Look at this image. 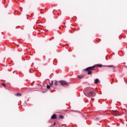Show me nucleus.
<instances>
[{"label": "nucleus", "instance_id": "obj_1", "mask_svg": "<svg viewBox=\"0 0 127 127\" xmlns=\"http://www.w3.org/2000/svg\"><path fill=\"white\" fill-rule=\"evenodd\" d=\"M95 67H96L95 65H93L92 66H89L85 69L84 71L88 72V75H91V74H92V71L95 70Z\"/></svg>", "mask_w": 127, "mask_h": 127}, {"label": "nucleus", "instance_id": "obj_2", "mask_svg": "<svg viewBox=\"0 0 127 127\" xmlns=\"http://www.w3.org/2000/svg\"><path fill=\"white\" fill-rule=\"evenodd\" d=\"M59 82L61 83L62 86H68V85H69L68 83L66 82V81L64 80L59 81Z\"/></svg>", "mask_w": 127, "mask_h": 127}, {"label": "nucleus", "instance_id": "obj_3", "mask_svg": "<svg viewBox=\"0 0 127 127\" xmlns=\"http://www.w3.org/2000/svg\"><path fill=\"white\" fill-rule=\"evenodd\" d=\"M106 67H108L109 68H113L114 72H117L116 68H115V65H107Z\"/></svg>", "mask_w": 127, "mask_h": 127}, {"label": "nucleus", "instance_id": "obj_4", "mask_svg": "<svg viewBox=\"0 0 127 127\" xmlns=\"http://www.w3.org/2000/svg\"><path fill=\"white\" fill-rule=\"evenodd\" d=\"M88 96H94V91H89V92H88L87 93Z\"/></svg>", "mask_w": 127, "mask_h": 127}, {"label": "nucleus", "instance_id": "obj_5", "mask_svg": "<svg viewBox=\"0 0 127 127\" xmlns=\"http://www.w3.org/2000/svg\"><path fill=\"white\" fill-rule=\"evenodd\" d=\"M51 119L52 120H56V119H57V117H56V114L53 115L51 117Z\"/></svg>", "mask_w": 127, "mask_h": 127}, {"label": "nucleus", "instance_id": "obj_6", "mask_svg": "<svg viewBox=\"0 0 127 127\" xmlns=\"http://www.w3.org/2000/svg\"><path fill=\"white\" fill-rule=\"evenodd\" d=\"M100 80L98 78H96L94 81V84H97L99 83Z\"/></svg>", "mask_w": 127, "mask_h": 127}, {"label": "nucleus", "instance_id": "obj_7", "mask_svg": "<svg viewBox=\"0 0 127 127\" xmlns=\"http://www.w3.org/2000/svg\"><path fill=\"white\" fill-rule=\"evenodd\" d=\"M50 85H51V86H53V84H54V81L53 80L51 81V83H50Z\"/></svg>", "mask_w": 127, "mask_h": 127}, {"label": "nucleus", "instance_id": "obj_8", "mask_svg": "<svg viewBox=\"0 0 127 127\" xmlns=\"http://www.w3.org/2000/svg\"><path fill=\"white\" fill-rule=\"evenodd\" d=\"M15 96H17V97H20L21 96V94L20 93H18L16 94Z\"/></svg>", "mask_w": 127, "mask_h": 127}, {"label": "nucleus", "instance_id": "obj_9", "mask_svg": "<svg viewBox=\"0 0 127 127\" xmlns=\"http://www.w3.org/2000/svg\"><path fill=\"white\" fill-rule=\"evenodd\" d=\"M59 118L61 119V120H63V119H64V116L63 115H60L59 116Z\"/></svg>", "mask_w": 127, "mask_h": 127}, {"label": "nucleus", "instance_id": "obj_10", "mask_svg": "<svg viewBox=\"0 0 127 127\" xmlns=\"http://www.w3.org/2000/svg\"><path fill=\"white\" fill-rule=\"evenodd\" d=\"M55 86H58V82L57 81H55L54 83Z\"/></svg>", "mask_w": 127, "mask_h": 127}, {"label": "nucleus", "instance_id": "obj_11", "mask_svg": "<svg viewBox=\"0 0 127 127\" xmlns=\"http://www.w3.org/2000/svg\"><path fill=\"white\" fill-rule=\"evenodd\" d=\"M83 76L77 75V77L79 79H82V78H83Z\"/></svg>", "mask_w": 127, "mask_h": 127}, {"label": "nucleus", "instance_id": "obj_12", "mask_svg": "<svg viewBox=\"0 0 127 127\" xmlns=\"http://www.w3.org/2000/svg\"><path fill=\"white\" fill-rule=\"evenodd\" d=\"M51 87V85H47V89H50Z\"/></svg>", "mask_w": 127, "mask_h": 127}, {"label": "nucleus", "instance_id": "obj_13", "mask_svg": "<svg viewBox=\"0 0 127 127\" xmlns=\"http://www.w3.org/2000/svg\"><path fill=\"white\" fill-rule=\"evenodd\" d=\"M97 67H103V66L102 65V64H97Z\"/></svg>", "mask_w": 127, "mask_h": 127}, {"label": "nucleus", "instance_id": "obj_14", "mask_svg": "<svg viewBox=\"0 0 127 127\" xmlns=\"http://www.w3.org/2000/svg\"><path fill=\"white\" fill-rule=\"evenodd\" d=\"M2 86H3L4 87H5V84H4V83H2Z\"/></svg>", "mask_w": 127, "mask_h": 127}, {"label": "nucleus", "instance_id": "obj_15", "mask_svg": "<svg viewBox=\"0 0 127 127\" xmlns=\"http://www.w3.org/2000/svg\"><path fill=\"white\" fill-rule=\"evenodd\" d=\"M56 125V123H54V126H55Z\"/></svg>", "mask_w": 127, "mask_h": 127}, {"label": "nucleus", "instance_id": "obj_16", "mask_svg": "<svg viewBox=\"0 0 127 127\" xmlns=\"http://www.w3.org/2000/svg\"><path fill=\"white\" fill-rule=\"evenodd\" d=\"M115 116L116 117H117V116H118V114H115Z\"/></svg>", "mask_w": 127, "mask_h": 127}, {"label": "nucleus", "instance_id": "obj_17", "mask_svg": "<svg viewBox=\"0 0 127 127\" xmlns=\"http://www.w3.org/2000/svg\"><path fill=\"white\" fill-rule=\"evenodd\" d=\"M96 120H98V118H96Z\"/></svg>", "mask_w": 127, "mask_h": 127}]
</instances>
